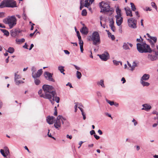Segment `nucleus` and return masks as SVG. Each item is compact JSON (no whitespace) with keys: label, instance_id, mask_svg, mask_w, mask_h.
<instances>
[{"label":"nucleus","instance_id":"nucleus-1","mask_svg":"<svg viewBox=\"0 0 158 158\" xmlns=\"http://www.w3.org/2000/svg\"><path fill=\"white\" fill-rule=\"evenodd\" d=\"M44 95H41L42 98L49 99L52 104L54 103V99H52V97L54 98L56 94V93L54 90L53 87L51 85H44L43 86Z\"/></svg>","mask_w":158,"mask_h":158},{"label":"nucleus","instance_id":"nucleus-2","mask_svg":"<svg viewBox=\"0 0 158 158\" xmlns=\"http://www.w3.org/2000/svg\"><path fill=\"white\" fill-rule=\"evenodd\" d=\"M136 45L137 50L139 53H151L153 51L155 52V55L158 56V46L157 45L156 47L155 46V47L153 48H152V49H151L150 46L145 43H138Z\"/></svg>","mask_w":158,"mask_h":158},{"label":"nucleus","instance_id":"nucleus-3","mask_svg":"<svg viewBox=\"0 0 158 158\" xmlns=\"http://www.w3.org/2000/svg\"><path fill=\"white\" fill-rule=\"evenodd\" d=\"M17 20L15 15L9 16L3 20V22L8 25L10 29H11L17 24Z\"/></svg>","mask_w":158,"mask_h":158},{"label":"nucleus","instance_id":"nucleus-4","mask_svg":"<svg viewBox=\"0 0 158 158\" xmlns=\"http://www.w3.org/2000/svg\"><path fill=\"white\" fill-rule=\"evenodd\" d=\"M99 5L101 8V12H107V14H108L109 15L113 13L114 10L113 9L110 8L109 4L107 2H102L99 3Z\"/></svg>","mask_w":158,"mask_h":158},{"label":"nucleus","instance_id":"nucleus-5","mask_svg":"<svg viewBox=\"0 0 158 158\" xmlns=\"http://www.w3.org/2000/svg\"><path fill=\"white\" fill-rule=\"evenodd\" d=\"M89 41L93 42V44L95 45L99 44L101 43L100 38L98 32L94 31L92 35L89 37Z\"/></svg>","mask_w":158,"mask_h":158},{"label":"nucleus","instance_id":"nucleus-6","mask_svg":"<svg viewBox=\"0 0 158 158\" xmlns=\"http://www.w3.org/2000/svg\"><path fill=\"white\" fill-rule=\"evenodd\" d=\"M16 6V2L13 0H4L0 5V8L5 7L13 8Z\"/></svg>","mask_w":158,"mask_h":158},{"label":"nucleus","instance_id":"nucleus-7","mask_svg":"<svg viewBox=\"0 0 158 158\" xmlns=\"http://www.w3.org/2000/svg\"><path fill=\"white\" fill-rule=\"evenodd\" d=\"M66 119L61 115H59L54 123V126L57 129L59 130L61 127V123L63 124V120Z\"/></svg>","mask_w":158,"mask_h":158},{"label":"nucleus","instance_id":"nucleus-8","mask_svg":"<svg viewBox=\"0 0 158 158\" xmlns=\"http://www.w3.org/2000/svg\"><path fill=\"white\" fill-rule=\"evenodd\" d=\"M144 36L146 38L147 40L150 43L151 47L153 48L155 47V44L157 41V38L156 37H152L150 36V35L147 33L146 35Z\"/></svg>","mask_w":158,"mask_h":158},{"label":"nucleus","instance_id":"nucleus-9","mask_svg":"<svg viewBox=\"0 0 158 158\" xmlns=\"http://www.w3.org/2000/svg\"><path fill=\"white\" fill-rule=\"evenodd\" d=\"M137 20L133 18H131L127 19L128 26L131 28L135 29L137 27Z\"/></svg>","mask_w":158,"mask_h":158},{"label":"nucleus","instance_id":"nucleus-10","mask_svg":"<svg viewBox=\"0 0 158 158\" xmlns=\"http://www.w3.org/2000/svg\"><path fill=\"white\" fill-rule=\"evenodd\" d=\"M18 72L15 73V81L16 85H19L21 83H23L24 82L21 80H19L21 78V76L17 74Z\"/></svg>","mask_w":158,"mask_h":158},{"label":"nucleus","instance_id":"nucleus-11","mask_svg":"<svg viewBox=\"0 0 158 158\" xmlns=\"http://www.w3.org/2000/svg\"><path fill=\"white\" fill-rule=\"evenodd\" d=\"M98 56L102 60L106 61L109 58V55L107 52H105L101 55L98 54Z\"/></svg>","mask_w":158,"mask_h":158},{"label":"nucleus","instance_id":"nucleus-12","mask_svg":"<svg viewBox=\"0 0 158 158\" xmlns=\"http://www.w3.org/2000/svg\"><path fill=\"white\" fill-rule=\"evenodd\" d=\"M45 77L50 81H54V80L52 78V74L48 72H45L44 73Z\"/></svg>","mask_w":158,"mask_h":158},{"label":"nucleus","instance_id":"nucleus-13","mask_svg":"<svg viewBox=\"0 0 158 158\" xmlns=\"http://www.w3.org/2000/svg\"><path fill=\"white\" fill-rule=\"evenodd\" d=\"M122 16L116 15L115 17L116 18V22L118 26H120L123 22V18Z\"/></svg>","mask_w":158,"mask_h":158},{"label":"nucleus","instance_id":"nucleus-14","mask_svg":"<svg viewBox=\"0 0 158 158\" xmlns=\"http://www.w3.org/2000/svg\"><path fill=\"white\" fill-rule=\"evenodd\" d=\"M43 73V70L42 69H40L36 73H35V74L33 73H32V77L33 78H37L40 77V76Z\"/></svg>","mask_w":158,"mask_h":158},{"label":"nucleus","instance_id":"nucleus-15","mask_svg":"<svg viewBox=\"0 0 158 158\" xmlns=\"http://www.w3.org/2000/svg\"><path fill=\"white\" fill-rule=\"evenodd\" d=\"M142 106L143 107L142 108V110L147 111H148L151 108V106L148 104H143Z\"/></svg>","mask_w":158,"mask_h":158},{"label":"nucleus","instance_id":"nucleus-16","mask_svg":"<svg viewBox=\"0 0 158 158\" xmlns=\"http://www.w3.org/2000/svg\"><path fill=\"white\" fill-rule=\"evenodd\" d=\"M21 31L20 30H17L16 29L12 30L11 31V35L15 37L17 34L20 33Z\"/></svg>","mask_w":158,"mask_h":158},{"label":"nucleus","instance_id":"nucleus-17","mask_svg":"<svg viewBox=\"0 0 158 158\" xmlns=\"http://www.w3.org/2000/svg\"><path fill=\"white\" fill-rule=\"evenodd\" d=\"M80 31L82 34L87 35L88 33V30L86 27L84 26L80 30Z\"/></svg>","mask_w":158,"mask_h":158},{"label":"nucleus","instance_id":"nucleus-18","mask_svg":"<svg viewBox=\"0 0 158 158\" xmlns=\"http://www.w3.org/2000/svg\"><path fill=\"white\" fill-rule=\"evenodd\" d=\"M124 9L126 11V14L127 16L132 17L133 15L131 10L129 8H125Z\"/></svg>","mask_w":158,"mask_h":158},{"label":"nucleus","instance_id":"nucleus-19","mask_svg":"<svg viewBox=\"0 0 158 158\" xmlns=\"http://www.w3.org/2000/svg\"><path fill=\"white\" fill-rule=\"evenodd\" d=\"M156 56L152 55L151 54H148V58L149 60H151V61H154L158 59V57L156 56H157L156 55Z\"/></svg>","mask_w":158,"mask_h":158},{"label":"nucleus","instance_id":"nucleus-20","mask_svg":"<svg viewBox=\"0 0 158 158\" xmlns=\"http://www.w3.org/2000/svg\"><path fill=\"white\" fill-rule=\"evenodd\" d=\"M54 117L53 116H48L47 118V121L50 124H52L54 120Z\"/></svg>","mask_w":158,"mask_h":158},{"label":"nucleus","instance_id":"nucleus-21","mask_svg":"<svg viewBox=\"0 0 158 158\" xmlns=\"http://www.w3.org/2000/svg\"><path fill=\"white\" fill-rule=\"evenodd\" d=\"M94 0H85L84 6L88 7L90 5L92 4Z\"/></svg>","mask_w":158,"mask_h":158},{"label":"nucleus","instance_id":"nucleus-22","mask_svg":"<svg viewBox=\"0 0 158 158\" xmlns=\"http://www.w3.org/2000/svg\"><path fill=\"white\" fill-rule=\"evenodd\" d=\"M150 77V75L148 74H144L141 78L140 80L147 81Z\"/></svg>","mask_w":158,"mask_h":158},{"label":"nucleus","instance_id":"nucleus-23","mask_svg":"<svg viewBox=\"0 0 158 158\" xmlns=\"http://www.w3.org/2000/svg\"><path fill=\"white\" fill-rule=\"evenodd\" d=\"M3 150L5 154L6 155H10V152L8 148L6 147H4L3 148V149H2Z\"/></svg>","mask_w":158,"mask_h":158},{"label":"nucleus","instance_id":"nucleus-24","mask_svg":"<svg viewBox=\"0 0 158 158\" xmlns=\"http://www.w3.org/2000/svg\"><path fill=\"white\" fill-rule=\"evenodd\" d=\"M64 67L62 66H59L58 67V70L60 71L61 73L64 75L65 73H64Z\"/></svg>","mask_w":158,"mask_h":158},{"label":"nucleus","instance_id":"nucleus-25","mask_svg":"<svg viewBox=\"0 0 158 158\" xmlns=\"http://www.w3.org/2000/svg\"><path fill=\"white\" fill-rule=\"evenodd\" d=\"M145 81L140 80V82L142 85L143 86H148L150 84L148 82H145Z\"/></svg>","mask_w":158,"mask_h":158},{"label":"nucleus","instance_id":"nucleus-26","mask_svg":"<svg viewBox=\"0 0 158 158\" xmlns=\"http://www.w3.org/2000/svg\"><path fill=\"white\" fill-rule=\"evenodd\" d=\"M0 152L2 155L4 157V158H10V155H6L5 154L4 151L2 149H1Z\"/></svg>","mask_w":158,"mask_h":158},{"label":"nucleus","instance_id":"nucleus-27","mask_svg":"<svg viewBox=\"0 0 158 158\" xmlns=\"http://www.w3.org/2000/svg\"><path fill=\"white\" fill-rule=\"evenodd\" d=\"M106 31L107 32L108 37L110 38L112 40H114L115 39L114 35H112L108 31L106 30Z\"/></svg>","mask_w":158,"mask_h":158},{"label":"nucleus","instance_id":"nucleus-28","mask_svg":"<svg viewBox=\"0 0 158 158\" xmlns=\"http://www.w3.org/2000/svg\"><path fill=\"white\" fill-rule=\"evenodd\" d=\"M137 66V64L135 61H134L132 65L131 66V68L130 69V70L133 71L134 69Z\"/></svg>","mask_w":158,"mask_h":158},{"label":"nucleus","instance_id":"nucleus-29","mask_svg":"<svg viewBox=\"0 0 158 158\" xmlns=\"http://www.w3.org/2000/svg\"><path fill=\"white\" fill-rule=\"evenodd\" d=\"M1 31L3 33L4 35L8 36L9 35V31L6 29H1Z\"/></svg>","mask_w":158,"mask_h":158},{"label":"nucleus","instance_id":"nucleus-30","mask_svg":"<svg viewBox=\"0 0 158 158\" xmlns=\"http://www.w3.org/2000/svg\"><path fill=\"white\" fill-rule=\"evenodd\" d=\"M34 78V82L36 85H38L40 83L41 81L39 79L37 78Z\"/></svg>","mask_w":158,"mask_h":158},{"label":"nucleus","instance_id":"nucleus-31","mask_svg":"<svg viewBox=\"0 0 158 158\" xmlns=\"http://www.w3.org/2000/svg\"><path fill=\"white\" fill-rule=\"evenodd\" d=\"M116 11L117 14L116 15H118V16H122L121 10L118 7H117L116 8Z\"/></svg>","mask_w":158,"mask_h":158},{"label":"nucleus","instance_id":"nucleus-32","mask_svg":"<svg viewBox=\"0 0 158 158\" xmlns=\"http://www.w3.org/2000/svg\"><path fill=\"white\" fill-rule=\"evenodd\" d=\"M97 84L101 85L102 87L103 88L105 87V86L104 84V81L102 80H101L100 81L98 82Z\"/></svg>","mask_w":158,"mask_h":158},{"label":"nucleus","instance_id":"nucleus-33","mask_svg":"<svg viewBox=\"0 0 158 158\" xmlns=\"http://www.w3.org/2000/svg\"><path fill=\"white\" fill-rule=\"evenodd\" d=\"M25 40L24 38L21 39H17L16 40V42L17 44H19L20 43H23L25 41Z\"/></svg>","mask_w":158,"mask_h":158},{"label":"nucleus","instance_id":"nucleus-34","mask_svg":"<svg viewBox=\"0 0 158 158\" xmlns=\"http://www.w3.org/2000/svg\"><path fill=\"white\" fill-rule=\"evenodd\" d=\"M76 74L77 77L78 79H79L81 78L82 76V75L81 72L77 71L76 72Z\"/></svg>","mask_w":158,"mask_h":158},{"label":"nucleus","instance_id":"nucleus-35","mask_svg":"<svg viewBox=\"0 0 158 158\" xmlns=\"http://www.w3.org/2000/svg\"><path fill=\"white\" fill-rule=\"evenodd\" d=\"M56 95L54 96V98L52 97V99H54V101H55L57 103H58L60 101V98L59 97L56 96Z\"/></svg>","mask_w":158,"mask_h":158},{"label":"nucleus","instance_id":"nucleus-36","mask_svg":"<svg viewBox=\"0 0 158 158\" xmlns=\"http://www.w3.org/2000/svg\"><path fill=\"white\" fill-rule=\"evenodd\" d=\"M123 48L125 50L129 49L127 43H124L123 45Z\"/></svg>","mask_w":158,"mask_h":158},{"label":"nucleus","instance_id":"nucleus-37","mask_svg":"<svg viewBox=\"0 0 158 158\" xmlns=\"http://www.w3.org/2000/svg\"><path fill=\"white\" fill-rule=\"evenodd\" d=\"M7 52L10 53H12L14 52V49L13 48L9 47L8 48Z\"/></svg>","mask_w":158,"mask_h":158},{"label":"nucleus","instance_id":"nucleus-38","mask_svg":"<svg viewBox=\"0 0 158 158\" xmlns=\"http://www.w3.org/2000/svg\"><path fill=\"white\" fill-rule=\"evenodd\" d=\"M130 5H131V7L132 10H133V11H135L136 9L135 5L132 2H131L130 3Z\"/></svg>","mask_w":158,"mask_h":158},{"label":"nucleus","instance_id":"nucleus-39","mask_svg":"<svg viewBox=\"0 0 158 158\" xmlns=\"http://www.w3.org/2000/svg\"><path fill=\"white\" fill-rule=\"evenodd\" d=\"M87 14V12L85 9L83 10L81 12V15L82 16H85Z\"/></svg>","mask_w":158,"mask_h":158},{"label":"nucleus","instance_id":"nucleus-40","mask_svg":"<svg viewBox=\"0 0 158 158\" xmlns=\"http://www.w3.org/2000/svg\"><path fill=\"white\" fill-rule=\"evenodd\" d=\"M83 0H81L80 1V9L81 10L82 8L84 6V5H83Z\"/></svg>","mask_w":158,"mask_h":158},{"label":"nucleus","instance_id":"nucleus-41","mask_svg":"<svg viewBox=\"0 0 158 158\" xmlns=\"http://www.w3.org/2000/svg\"><path fill=\"white\" fill-rule=\"evenodd\" d=\"M106 102L110 104V106H113L114 104V102L113 101H111L107 99H106Z\"/></svg>","mask_w":158,"mask_h":158},{"label":"nucleus","instance_id":"nucleus-42","mask_svg":"<svg viewBox=\"0 0 158 158\" xmlns=\"http://www.w3.org/2000/svg\"><path fill=\"white\" fill-rule=\"evenodd\" d=\"M31 70L32 71V73L35 74L36 71V69L35 67L34 66H33L31 68Z\"/></svg>","mask_w":158,"mask_h":158},{"label":"nucleus","instance_id":"nucleus-43","mask_svg":"<svg viewBox=\"0 0 158 158\" xmlns=\"http://www.w3.org/2000/svg\"><path fill=\"white\" fill-rule=\"evenodd\" d=\"M38 93L40 95V97H42L41 96V95H45V94H44H44H42V90L41 89H40Z\"/></svg>","mask_w":158,"mask_h":158},{"label":"nucleus","instance_id":"nucleus-44","mask_svg":"<svg viewBox=\"0 0 158 158\" xmlns=\"http://www.w3.org/2000/svg\"><path fill=\"white\" fill-rule=\"evenodd\" d=\"M109 23H110L109 26H110V27L113 26H114V22L112 19L111 20H110V21Z\"/></svg>","mask_w":158,"mask_h":158},{"label":"nucleus","instance_id":"nucleus-45","mask_svg":"<svg viewBox=\"0 0 158 158\" xmlns=\"http://www.w3.org/2000/svg\"><path fill=\"white\" fill-rule=\"evenodd\" d=\"M151 5L154 8L157 9V7L156 6V5L155 3L153 2H152L151 3Z\"/></svg>","mask_w":158,"mask_h":158},{"label":"nucleus","instance_id":"nucleus-46","mask_svg":"<svg viewBox=\"0 0 158 158\" xmlns=\"http://www.w3.org/2000/svg\"><path fill=\"white\" fill-rule=\"evenodd\" d=\"M113 62L114 64L116 65H118L119 64V61H117L115 60H113Z\"/></svg>","mask_w":158,"mask_h":158},{"label":"nucleus","instance_id":"nucleus-47","mask_svg":"<svg viewBox=\"0 0 158 158\" xmlns=\"http://www.w3.org/2000/svg\"><path fill=\"white\" fill-rule=\"evenodd\" d=\"M5 13L3 12H0V17L2 18L5 17Z\"/></svg>","mask_w":158,"mask_h":158},{"label":"nucleus","instance_id":"nucleus-48","mask_svg":"<svg viewBox=\"0 0 158 158\" xmlns=\"http://www.w3.org/2000/svg\"><path fill=\"white\" fill-rule=\"evenodd\" d=\"M79 41V44L80 45H83V42L81 38H80V39H78Z\"/></svg>","mask_w":158,"mask_h":158},{"label":"nucleus","instance_id":"nucleus-49","mask_svg":"<svg viewBox=\"0 0 158 158\" xmlns=\"http://www.w3.org/2000/svg\"><path fill=\"white\" fill-rule=\"evenodd\" d=\"M132 121V122L134 123V124L135 126L136 125L138 124V123L137 122V121L136 120H135L134 118L133 119Z\"/></svg>","mask_w":158,"mask_h":158},{"label":"nucleus","instance_id":"nucleus-50","mask_svg":"<svg viewBox=\"0 0 158 158\" xmlns=\"http://www.w3.org/2000/svg\"><path fill=\"white\" fill-rule=\"evenodd\" d=\"M48 137H50V138H52L53 139H55V138H54L52 136V135H51V134H49V131H50L49 130H48Z\"/></svg>","mask_w":158,"mask_h":158},{"label":"nucleus","instance_id":"nucleus-51","mask_svg":"<svg viewBox=\"0 0 158 158\" xmlns=\"http://www.w3.org/2000/svg\"><path fill=\"white\" fill-rule=\"evenodd\" d=\"M76 32H77V35L78 38V39L80 38H80H81V37L80 35V33H79V31H76Z\"/></svg>","mask_w":158,"mask_h":158},{"label":"nucleus","instance_id":"nucleus-52","mask_svg":"<svg viewBox=\"0 0 158 158\" xmlns=\"http://www.w3.org/2000/svg\"><path fill=\"white\" fill-rule=\"evenodd\" d=\"M140 38H141V40L140 39L138 38L136 39V41L138 42H142L143 40L141 38V36H140Z\"/></svg>","mask_w":158,"mask_h":158},{"label":"nucleus","instance_id":"nucleus-53","mask_svg":"<svg viewBox=\"0 0 158 158\" xmlns=\"http://www.w3.org/2000/svg\"><path fill=\"white\" fill-rule=\"evenodd\" d=\"M90 134L91 135H92L93 134H95V133L94 130H92L90 132Z\"/></svg>","mask_w":158,"mask_h":158},{"label":"nucleus","instance_id":"nucleus-54","mask_svg":"<svg viewBox=\"0 0 158 158\" xmlns=\"http://www.w3.org/2000/svg\"><path fill=\"white\" fill-rule=\"evenodd\" d=\"M23 18L24 19H27L26 15L24 13H23Z\"/></svg>","mask_w":158,"mask_h":158},{"label":"nucleus","instance_id":"nucleus-55","mask_svg":"<svg viewBox=\"0 0 158 158\" xmlns=\"http://www.w3.org/2000/svg\"><path fill=\"white\" fill-rule=\"evenodd\" d=\"M81 114L83 117V119L85 120L86 119L85 114L84 112L82 113Z\"/></svg>","mask_w":158,"mask_h":158},{"label":"nucleus","instance_id":"nucleus-56","mask_svg":"<svg viewBox=\"0 0 158 158\" xmlns=\"http://www.w3.org/2000/svg\"><path fill=\"white\" fill-rule=\"evenodd\" d=\"M94 136L96 139H98L100 138L99 136L96 134L94 135Z\"/></svg>","mask_w":158,"mask_h":158},{"label":"nucleus","instance_id":"nucleus-57","mask_svg":"<svg viewBox=\"0 0 158 158\" xmlns=\"http://www.w3.org/2000/svg\"><path fill=\"white\" fill-rule=\"evenodd\" d=\"M76 105H75L74 106V108H75V112H77V104L76 103H75Z\"/></svg>","mask_w":158,"mask_h":158},{"label":"nucleus","instance_id":"nucleus-58","mask_svg":"<svg viewBox=\"0 0 158 158\" xmlns=\"http://www.w3.org/2000/svg\"><path fill=\"white\" fill-rule=\"evenodd\" d=\"M66 137L67 138H69V139H71L72 138V136L71 135H66Z\"/></svg>","mask_w":158,"mask_h":158},{"label":"nucleus","instance_id":"nucleus-59","mask_svg":"<svg viewBox=\"0 0 158 158\" xmlns=\"http://www.w3.org/2000/svg\"><path fill=\"white\" fill-rule=\"evenodd\" d=\"M73 66H74L75 68H76V69L77 70H79L80 69V68L77 66V65H73Z\"/></svg>","mask_w":158,"mask_h":158},{"label":"nucleus","instance_id":"nucleus-60","mask_svg":"<svg viewBox=\"0 0 158 158\" xmlns=\"http://www.w3.org/2000/svg\"><path fill=\"white\" fill-rule=\"evenodd\" d=\"M110 27V28L111 29V30L113 31L114 32L115 31V27L114 26H113Z\"/></svg>","mask_w":158,"mask_h":158},{"label":"nucleus","instance_id":"nucleus-61","mask_svg":"<svg viewBox=\"0 0 158 158\" xmlns=\"http://www.w3.org/2000/svg\"><path fill=\"white\" fill-rule=\"evenodd\" d=\"M66 85V86H69L70 87V88H72V86L71 84V83H69V82H68Z\"/></svg>","mask_w":158,"mask_h":158},{"label":"nucleus","instance_id":"nucleus-62","mask_svg":"<svg viewBox=\"0 0 158 158\" xmlns=\"http://www.w3.org/2000/svg\"><path fill=\"white\" fill-rule=\"evenodd\" d=\"M121 81H123V84L125 83L126 81L125 78L124 77L122 78L121 79Z\"/></svg>","mask_w":158,"mask_h":158},{"label":"nucleus","instance_id":"nucleus-63","mask_svg":"<svg viewBox=\"0 0 158 158\" xmlns=\"http://www.w3.org/2000/svg\"><path fill=\"white\" fill-rule=\"evenodd\" d=\"M98 132L100 135H102V131L100 130H98Z\"/></svg>","mask_w":158,"mask_h":158},{"label":"nucleus","instance_id":"nucleus-64","mask_svg":"<svg viewBox=\"0 0 158 158\" xmlns=\"http://www.w3.org/2000/svg\"><path fill=\"white\" fill-rule=\"evenodd\" d=\"M64 53L66 54L69 55L70 53L67 50H64Z\"/></svg>","mask_w":158,"mask_h":158}]
</instances>
